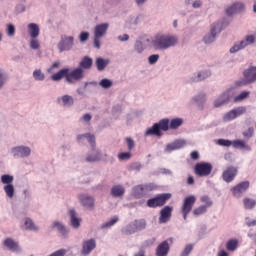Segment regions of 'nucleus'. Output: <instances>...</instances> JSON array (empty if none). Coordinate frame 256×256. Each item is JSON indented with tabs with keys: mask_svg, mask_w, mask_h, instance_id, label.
<instances>
[{
	"mask_svg": "<svg viewBox=\"0 0 256 256\" xmlns=\"http://www.w3.org/2000/svg\"><path fill=\"white\" fill-rule=\"evenodd\" d=\"M131 157V152H122L118 154L120 161H127Z\"/></svg>",
	"mask_w": 256,
	"mask_h": 256,
	"instance_id": "nucleus-63",
	"label": "nucleus"
},
{
	"mask_svg": "<svg viewBox=\"0 0 256 256\" xmlns=\"http://www.w3.org/2000/svg\"><path fill=\"white\" fill-rule=\"evenodd\" d=\"M201 203H205V205H203L204 207H206L207 209H209V207H211L213 205V201H211V198H209V196L205 195L202 196L200 198Z\"/></svg>",
	"mask_w": 256,
	"mask_h": 256,
	"instance_id": "nucleus-53",
	"label": "nucleus"
},
{
	"mask_svg": "<svg viewBox=\"0 0 256 256\" xmlns=\"http://www.w3.org/2000/svg\"><path fill=\"white\" fill-rule=\"evenodd\" d=\"M109 29V23L98 24L94 28V37H104L107 35V31Z\"/></svg>",
	"mask_w": 256,
	"mask_h": 256,
	"instance_id": "nucleus-25",
	"label": "nucleus"
},
{
	"mask_svg": "<svg viewBox=\"0 0 256 256\" xmlns=\"http://www.w3.org/2000/svg\"><path fill=\"white\" fill-rule=\"evenodd\" d=\"M40 28L37 23L28 24V33L32 39H37L39 37Z\"/></svg>",
	"mask_w": 256,
	"mask_h": 256,
	"instance_id": "nucleus-29",
	"label": "nucleus"
},
{
	"mask_svg": "<svg viewBox=\"0 0 256 256\" xmlns=\"http://www.w3.org/2000/svg\"><path fill=\"white\" fill-rule=\"evenodd\" d=\"M212 26L215 27V30L218 31V33H221V31H223V29L229 27V19L224 17L221 20H218L217 22L212 24Z\"/></svg>",
	"mask_w": 256,
	"mask_h": 256,
	"instance_id": "nucleus-30",
	"label": "nucleus"
},
{
	"mask_svg": "<svg viewBox=\"0 0 256 256\" xmlns=\"http://www.w3.org/2000/svg\"><path fill=\"white\" fill-rule=\"evenodd\" d=\"M4 192L9 199H13L15 197V186L13 184L4 185Z\"/></svg>",
	"mask_w": 256,
	"mask_h": 256,
	"instance_id": "nucleus-38",
	"label": "nucleus"
},
{
	"mask_svg": "<svg viewBox=\"0 0 256 256\" xmlns=\"http://www.w3.org/2000/svg\"><path fill=\"white\" fill-rule=\"evenodd\" d=\"M145 229H147V220L141 218L135 219L134 221L124 226L121 229V233L122 235H135V233L145 231Z\"/></svg>",
	"mask_w": 256,
	"mask_h": 256,
	"instance_id": "nucleus-4",
	"label": "nucleus"
},
{
	"mask_svg": "<svg viewBox=\"0 0 256 256\" xmlns=\"http://www.w3.org/2000/svg\"><path fill=\"white\" fill-rule=\"evenodd\" d=\"M183 125V118H174L170 120L169 118H164L159 120V122L154 123L150 128L146 129L144 135L149 137L154 135L155 137H163V131L167 132L169 129L176 131Z\"/></svg>",
	"mask_w": 256,
	"mask_h": 256,
	"instance_id": "nucleus-2",
	"label": "nucleus"
},
{
	"mask_svg": "<svg viewBox=\"0 0 256 256\" xmlns=\"http://www.w3.org/2000/svg\"><path fill=\"white\" fill-rule=\"evenodd\" d=\"M192 101L196 103L200 111H203V109H205V102L207 101V95L205 93H199L192 98Z\"/></svg>",
	"mask_w": 256,
	"mask_h": 256,
	"instance_id": "nucleus-23",
	"label": "nucleus"
},
{
	"mask_svg": "<svg viewBox=\"0 0 256 256\" xmlns=\"http://www.w3.org/2000/svg\"><path fill=\"white\" fill-rule=\"evenodd\" d=\"M79 201L86 209H93L95 207V198L93 196L82 194L79 196Z\"/></svg>",
	"mask_w": 256,
	"mask_h": 256,
	"instance_id": "nucleus-21",
	"label": "nucleus"
},
{
	"mask_svg": "<svg viewBox=\"0 0 256 256\" xmlns=\"http://www.w3.org/2000/svg\"><path fill=\"white\" fill-rule=\"evenodd\" d=\"M207 211V206H199L193 210L194 217H199L200 215H205V212Z\"/></svg>",
	"mask_w": 256,
	"mask_h": 256,
	"instance_id": "nucleus-46",
	"label": "nucleus"
},
{
	"mask_svg": "<svg viewBox=\"0 0 256 256\" xmlns=\"http://www.w3.org/2000/svg\"><path fill=\"white\" fill-rule=\"evenodd\" d=\"M241 49H245L244 46L242 45V42L240 41L239 44H234L231 48H230V53H238V51H241Z\"/></svg>",
	"mask_w": 256,
	"mask_h": 256,
	"instance_id": "nucleus-57",
	"label": "nucleus"
},
{
	"mask_svg": "<svg viewBox=\"0 0 256 256\" xmlns=\"http://www.w3.org/2000/svg\"><path fill=\"white\" fill-rule=\"evenodd\" d=\"M132 195L135 199H143V197H147V193L145 192V188H143L142 184L133 187Z\"/></svg>",
	"mask_w": 256,
	"mask_h": 256,
	"instance_id": "nucleus-28",
	"label": "nucleus"
},
{
	"mask_svg": "<svg viewBox=\"0 0 256 256\" xmlns=\"http://www.w3.org/2000/svg\"><path fill=\"white\" fill-rule=\"evenodd\" d=\"M6 82H7V74H5V71H3V69L0 68V89H3Z\"/></svg>",
	"mask_w": 256,
	"mask_h": 256,
	"instance_id": "nucleus-54",
	"label": "nucleus"
},
{
	"mask_svg": "<svg viewBox=\"0 0 256 256\" xmlns=\"http://www.w3.org/2000/svg\"><path fill=\"white\" fill-rule=\"evenodd\" d=\"M249 189V181H243L231 188L234 197H242L243 193Z\"/></svg>",
	"mask_w": 256,
	"mask_h": 256,
	"instance_id": "nucleus-15",
	"label": "nucleus"
},
{
	"mask_svg": "<svg viewBox=\"0 0 256 256\" xmlns=\"http://www.w3.org/2000/svg\"><path fill=\"white\" fill-rule=\"evenodd\" d=\"M75 45V37L73 36H61V39L57 45L58 51L63 53L64 51H71Z\"/></svg>",
	"mask_w": 256,
	"mask_h": 256,
	"instance_id": "nucleus-8",
	"label": "nucleus"
},
{
	"mask_svg": "<svg viewBox=\"0 0 256 256\" xmlns=\"http://www.w3.org/2000/svg\"><path fill=\"white\" fill-rule=\"evenodd\" d=\"M27 9V6L25 5V3L23 2H19L16 6H15V14L19 15L20 13H25Z\"/></svg>",
	"mask_w": 256,
	"mask_h": 256,
	"instance_id": "nucleus-50",
	"label": "nucleus"
},
{
	"mask_svg": "<svg viewBox=\"0 0 256 256\" xmlns=\"http://www.w3.org/2000/svg\"><path fill=\"white\" fill-rule=\"evenodd\" d=\"M1 183H3V185H13V176L9 174H3L1 176Z\"/></svg>",
	"mask_w": 256,
	"mask_h": 256,
	"instance_id": "nucleus-47",
	"label": "nucleus"
},
{
	"mask_svg": "<svg viewBox=\"0 0 256 256\" xmlns=\"http://www.w3.org/2000/svg\"><path fill=\"white\" fill-rule=\"evenodd\" d=\"M231 99H233V91L228 89L224 91L219 97L214 101V107L219 108L223 107V105H229L231 103Z\"/></svg>",
	"mask_w": 256,
	"mask_h": 256,
	"instance_id": "nucleus-10",
	"label": "nucleus"
},
{
	"mask_svg": "<svg viewBox=\"0 0 256 256\" xmlns=\"http://www.w3.org/2000/svg\"><path fill=\"white\" fill-rule=\"evenodd\" d=\"M244 79H248L249 83L256 82V66H250L248 69L243 72Z\"/></svg>",
	"mask_w": 256,
	"mask_h": 256,
	"instance_id": "nucleus-24",
	"label": "nucleus"
},
{
	"mask_svg": "<svg viewBox=\"0 0 256 256\" xmlns=\"http://www.w3.org/2000/svg\"><path fill=\"white\" fill-rule=\"evenodd\" d=\"M143 20V15H138L136 17H131L129 20V28L130 29H137V25L141 23Z\"/></svg>",
	"mask_w": 256,
	"mask_h": 256,
	"instance_id": "nucleus-37",
	"label": "nucleus"
},
{
	"mask_svg": "<svg viewBox=\"0 0 256 256\" xmlns=\"http://www.w3.org/2000/svg\"><path fill=\"white\" fill-rule=\"evenodd\" d=\"M234 149H243L244 151H251V146L246 144L243 140H234L233 141Z\"/></svg>",
	"mask_w": 256,
	"mask_h": 256,
	"instance_id": "nucleus-35",
	"label": "nucleus"
},
{
	"mask_svg": "<svg viewBox=\"0 0 256 256\" xmlns=\"http://www.w3.org/2000/svg\"><path fill=\"white\" fill-rule=\"evenodd\" d=\"M94 153H88L86 157V163H97L101 161V151L93 150Z\"/></svg>",
	"mask_w": 256,
	"mask_h": 256,
	"instance_id": "nucleus-31",
	"label": "nucleus"
},
{
	"mask_svg": "<svg viewBox=\"0 0 256 256\" xmlns=\"http://www.w3.org/2000/svg\"><path fill=\"white\" fill-rule=\"evenodd\" d=\"M234 111V115L235 117H241V115H243L244 113L247 112V108H245L244 106H240L237 108L232 109Z\"/></svg>",
	"mask_w": 256,
	"mask_h": 256,
	"instance_id": "nucleus-52",
	"label": "nucleus"
},
{
	"mask_svg": "<svg viewBox=\"0 0 256 256\" xmlns=\"http://www.w3.org/2000/svg\"><path fill=\"white\" fill-rule=\"evenodd\" d=\"M69 217H70V227H72V229H79V227H81V221L82 219L79 218V216L77 215V211L75 209H70L69 210Z\"/></svg>",
	"mask_w": 256,
	"mask_h": 256,
	"instance_id": "nucleus-20",
	"label": "nucleus"
},
{
	"mask_svg": "<svg viewBox=\"0 0 256 256\" xmlns=\"http://www.w3.org/2000/svg\"><path fill=\"white\" fill-rule=\"evenodd\" d=\"M93 67V58L84 56L79 63V67L70 72L69 68H62L51 76L52 81L59 82L65 79L66 83H73L74 81H81L83 79V69H91Z\"/></svg>",
	"mask_w": 256,
	"mask_h": 256,
	"instance_id": "nucleus-1",
	"label": "nucleus"
},
{
	"mask_svg": "<svg viewBox=\"0 0 256 256\" xmlns=\"http://www.w3.org/2000/svg\"><path fill=\"white\" fill-rule=\"evenodd\" d=\"M171 215H173V206H164L160 210V217L158 223L161 225L163 223H168L171 220Z\"/></svg>",
	"mask_w": 256,
	"mask_h": 256,
	"instance_id": "nucleus-13",
	"label": "nucleus"
},
{
	"mask_svg": "<svg viewBox=\"0 0 256 256\" xmlns=\"http://www.w3.org/2000/svg\"><path fill=\"white\" fill-rule=\"evenodd\" d=\"M195 203H197V197H195V195H189L184 198L181 209L184 211H192Z\"/></svg>",
	"mask_w": 256,
	"mask_h": 256,
	"instance_id": "nucleus-22",
	"label": "nucleus"
},
{
	"mask_svg": "<svg viewBox=\"0 0 256 256\" xmlns=\"http://www.w3.org/2000/svg\"><path fill=\"white\" fill-rule=\"evenodd\" d=\"M242 45L245 47H248V45H253L255 43V36L254 35H248L245 37L244 40L240 41Z\"/></svg>",
	"mask_w": 256,
	"mask_h": 256,
	"instance_id": "nucleus-45",
	"label": "nucleus"
},
{
	"mask_svg": "<svg viewBox=\"0 0 256 256\" xmlns=\"http://www.w3.org/2000/svg\"><path fill=\"white\" fill-rule=\"evenodd\" d=\"M238 247H239V240L237 239H230L226 243L227 251H230V252L237 251Z\"/></svg>",
	"mask_w": 256,
	"mask_h": 256,
	"instance_id": "nucleus-36",
	"label": "nucleus"
},
{
	"mask_svg": "<svg viewBox=\"0 0 256 256\" xmlns=\"http://www.w3.org/2000/svg\"><path fill=\"white\" fill-rule=\"evenodd\" d=\"M250 92L249 91H243L238 96L234 97V103H239V101H243V99H247L249 97Z\"/></svg>",
	"mask_w": 256,
	"mask_h": 256,
	"instance_id": "nucleus-49",
	"label": "nucleus"
},
{
	"mask_svg": "<svg viewBox=\"0 0 256 256\" xmlns=\"http://www.w3.org/2000/svg\"><path fill=\"white\" fill-rule=\"evenodd\" d=\"M10 153L14 159H27L31 157V147L25 145H19L12 147Z\"/></svg>",
	"mask_w": 256,
	"mask_h": 256,
	"instance_id": "nucleus-6",
	"label": "nucleus"
},
{
	"mask_svg": "<svg viewBox=\"0 0 256 256\" xmlns=\"http://www.w3.org/2000/svg\"><path fill=\"white\" fill-rule=\"evenodd\" d=\"M213 171V164L209 162H199L194 166V173L198 177H209Z\"/></svg>",
	"mask_w": 256,
	"mask_h": 256,
	"instance_id": "nucleus-7",
	"label": "nucleus"
},
{
	"mask_svg": "<svg viewBox=\"0 0 256 256\" xmlns=\"http://www.w3.org/2000/svg\"><path fill=\"white\" fill-rule=\"evenodd\" d=\"M33 77L35 81H45V73L41 69H36L33 71Z\"/></svg>",
	"mask_w": 256,
	"mask_h": 256,
	"instance_id": "nucleus-44",
	"label": "nucleus"
},
{
	"mask_svg": "<svg viewBox=\"0 0 256 256\" xmlns=\"http://www.w3.org/2000/svg\"><path fill=\"white\" fill-rule=\"evenodd\" d=\"M193 251V244H187L184 250L181 252V256H189Z\"/></svg>",
	"mask_w": 256,
	"mask_h": 256,
	"instance_id": "nucleus-56",
	"label": "nucleus"
},
{
	"mask_svg": "<svg viewBox=\"0 0 256 256\" xmlns=\"http://www.w3.org/2000/svg\"><path fill=\"white\" fill-rule=\"evenodd\" d=\"M241 11H243V4L236 2L226 9V15L228 17H233V15H237V13H241Z\"/></svg>",
	"mask_w": 256,
	"mask_h": 256,
	"instance_id": "nucleus-26",
	"label": "nucleus"
},
{
	"mask_svg": "<svg viewBox=\"0 0 256 256\" xmlns=\"http://www.w3.org/2000/svg\"><path fill=\"white\" fill-rule=\"evenodd\" d=\"M159 61V54H152L148 57L149 65H155Z\"/></svg>",
	"mask_w": 256,
	"mask_h": 256,
	"instance_id": "nucleus-62",
	"label": "nucleus"
},
{
	"mask_svg": "<svg viewBox=\"0 0 256 256\" xmlns=\"http://www.w3.org/2000/svg\"><path fill=\"white\" fill-rule=\"evenodd\" d=\"M142 187L146 192V195H149L151 191H155V189H157V184L151 182V183L142 184Z\"/></svg>",
	"mask_w": 256,
	"mask_h": 256,
	"instance_id": "nucleus-43",
	"label": "nucleus"
},
{
	"mask_svg": "<svg viewBox=\"0 0 256 256\" xmlns=\"http://www.w3.org/2000/svg\"><path fill=\"white\" fill-rule=\"evenodd\" d=\"M51 229H55L63 239H69V233H71V229H69L63 222L55 220L51 224Z\"/></svg>",
	"mask_w": 256,
	"mask_h": 256,
	"instance_id": "nucleus-11",
	"label": "nucleus"
},
{
	"mask_svg": "<svg viewBox=\"0 0 256 256\" xmlns=\"http://www.w3.org/2000/svg\"><path fill=\"white\" fill-rule=\"evenodd\" d=\"M187 145V142L183 139H177L172 143L166 145L164 151L165 153H173V151H178V149H183Z\"/></svg>",
	"mask_w": 256,
	"mask_h": 256,
	"instance_id": "nucleus-14",
	"label": "nucleus"
},
{
	"mask_svg": "<svg viewBox=\"0 0 256 256\" xmlns=\"http://www.w3.org/2000/svg\"><path fill=\"white\" fill-rule=\"evenodd\" d=\"M110 195L112 197H123L125 195V188L122 185H114L111 188Z\"/></svg>",
	"mask_w": 256,
	"mask_h": 256,
	"instance_id": "nucleus-32",
	"label": "nucleus"
},
{
	"mask_svg": "<svg viewBox=\"0 0 256 256\" xmlns=\"http://www.w3.org/2000/svg\"><path fill=\"white\" fill-rule=\"evenodd\" d=\"M89 39V32L82 31L79 35L80 43H85Z\"/></svg>",
	"mask_w": 256,
	"mask_h": 256,
	"instance_id": "nucleus-64",
	"label": "nucleus"
},
{
	"mask_svg": "<svg viewBox=\"0 0 256 256\" xmlns=\"http://www.w3.org/2000/svg\"><path fill=\"white\" fill-rule=\"evenodd\" d=\"M126 143H127L128 151H133V149H135V140H133V138L127 137Z\"/></svg>",
	"mask_w": 256,
	"mask_h": 256,
	"instance_id": "nucleus-61",
	"label": "nucleus"
},
{
	"mask_svg": "<svg viewBox=\"0 0 256 256\" xmlns=\"http://www.w3.org/2000/svg\"><path fill=\"white\" fill-rule=\"evenodd\" d=\"M95 249H97V241L95 240V238L84 240L82 242V248L80 251V255L81 256H90L91 253H93V251H95Z\"/></svg>",
	"mask_w": 256,
	"mask_h": 256,
	"instance_id": "nucleus-9",
	"label": "nucleus"
},
{
	"mask_svg": "<svg viewBox=\"0 0 256 256\" xmlns=\"http://www.w3.org/2000/svg\"><path fill=\"white\" fill-rule=\"evenodd\" d=\"M118 222H119V216H114L109 221L103 223L100 226V229H109L110 227H113V225H115V223H118Z\"/></svg>",
	"mask_w": 256,
	"mask_h": 256,
	"instance_id": "nucleus-39",
	"label": "nucleus"
},
{
	"mask_svg": "<svg viewBox=\"0 0 256 256\" xmlns=\"http://www.w3.org/2000/svg\"><path fill=\"white\" fill-rule=\"evenodd\" d=\"M99 85L102 87V89H111V87H113V81L109 78H103L99 82Z\"/></svg>",
	"mask_w": 256,
	"mask_h": 256,
	"instance_id": "nucleus-41",
	"label": "nucleus"
},
{
	"mask_svg": "<svg viewBox=\"0 0 256 256\" xmlns=\"http://www.w3.org/2000/svg\"><path fill=\"white\" fill-rule=\"evenodd\" d=\"M177 43H179L177 36L165 34H158L151 41V45L156 51H167L170 47H175Z\"/></svg>",
	"mask_w": 256,
	"mask_h": 256,
	"instance_id": "nucleus-3",
	"label": "nucleus"
},
{
	"mask_svg": "<svg viewBox=\"0 0 256 256\" xmlns=\"http://www.w3.org/2000/svg\"><path fill=\"white\" fill-rule=\"evenodd\" d=\"M245 209H253L256 205V201L251 198H245L243 200Z\"/></svg>",
	"mask_w": 256,
	"mask_h": 256,
	"instance_id": "nucleus-48",
	"label": "nucleus"
},
{
	"mask_svg": "<svg viewBox=\"0 0 256 256\" xmlns=\"http://www.w3.org/2000/svg\"><path fill=\"white\" fill-rule=\"evenodd\" d=\"M209 77H211V70H202L195 72L190 78V81L191 83H201V81H205V79H209Z\"/></svg>",
	"mask_w": 256,
	"mask_h": 256,
	"instance_id": "nucleus-16",
	"label": "nucleus"
},
{
	"mask_svg": "<svg viewBox=\"0 0 256 256\" xmlns=\"http://www.w3.org/2000/svg\"><path fill=\"white\" fill-rule=\"evenodd\" d=\"M219 33L218 30L215 29L214 26H211L210 33L206 34L203 37V41L206 45H211L216 39H217V34Z\"/></svg>",
	"mask_w": 256,
	"mask_h": 256,
	"instance_id": "nucleus-27",
	"label": "nucleus"
},
{
	"mask_svg": "<svg viewBox=\"0 0 256 256\" xmlns=\"http://www.w3.org/2000/svg\"><path fill=\"white\" fill-rule=\"evenodd\" d=\"M6 33H7L8 37H14L15 36V25L8 24Z\"/></svg>",
	"mask_w": 256,
	"mask_h": 256,
	"instance_id": "nucleus-60",
	"label": "nucleus"
},
{
	"mask_svg": "<svg viewBox=\"0 0 256 256\" xmlns=\"http://www.w3.org/2000/svg\"><path fill=\"white\" fill-rule=\"evenodd\" d=\"M254 133H255V128L249 127L247 131L242 133V135L243 137H245V139H251Z\"/></svg>",
	"mask_w": 256,
	"mask_h": 256,
	"instance_id": "nucleus-59",
	"label": "nucleus"
},
{
	"mask_svg": "<svg viewBox=\"0 0 256 256\" xmlns=\"http://www.w3.org/2000/svg\"><path fill=\"white\" fill-rule=\"evenodd\" d=\"M169 241H173V238H170L168 240L162 241L156 248V255L157 256H167L169 255V251L171 247L169 246Z\"/></svg>",
	"mask_w": 256,
	"mask_h": 256,
	"instance_id": "nucleus-18",
	"label": "nucleus"
},
{
	"mask_svg": "<svg viewBox=\"0 0 256 256\" xmlns=\"http://www.w3.org/2000/svg\"><path fill=\"white\" fill-rule=\"evenodd\" d=\"M86 139H87L88 143H90V145L92 147V151H95V147H96L95 135H93L91 133H86Z\"/></svg>",
	"mask_w": 256,
	"mask_h": 256,
	"instance_id": "nucleus-51",
	"label": "nucleus"
},
{
	"mask_svg": "<svg viewBox=\"0 0 256 256\" xmlns=\"http://www.w3.org/2000/svg\"><path fill=\"white\" fill-rule=\"evenodd\" d=\"M141 169H143V164H141V162H132L128 166V171H136V173H139Z\"/></svg>",
	"mask_w": 256,
	"mask_h": 256,
	"instance_id": "nucleus-42",
	"label": "nucleus"
},
{
	"mask_svg": "<svg viewBox=\"0 0 256 256\" xmlns=\"http://www.w3.org/2000/svg\"><path fill=\"white\" fill-rule=\"evenodd\" d=\"M169 199H171V193L157 194L155 197L147 200V207L150 209H156V207H163Z\"/></svg>",
	"mask_w": 256,
	"mask_h": 256,
	"instance_id": "nucleus-5",
	"label": "nucleus"
},
{
	"mask_svg": "<svg viewBox=\"0 0 256 256\" xmlns=\"http://www.w3.org/2000/svg\"><path fill=\"white\" fill-rule=\"evenodd\" d=\"M56 103L58 105H61V107H65V108H69V107H73L75 105V98H73V96L71 95H63V96H59L56 99Z\"/></svg>",
	"mask_w": 256,
	"mask_h": 256,
	"instance_id": "nucleus-17",
	"label": "nucleus"
},
{
	"mask_svg": "<svg viewBox=\"0 0 256 256\" xmlns=\"http://www.w3.org/2000/svg\"><path fill=\"white\" fill-rule=\"evenodd\" d=\"M95 63H96L97 71H105V69H106L107 65H109L110 61H109V59L98 57V58H96Z\"/></svg>",
	"mask_w": 256,
	"mask_h": 256,
	"instance_id": "nucleus-33",
	"label": "nucleus"
},
{
	"mask_svg": "<svg viewBox=\"0 0 256 256\" xmlns=\"http://www.w3.org/2000/svg\"><path fill=\"white\" fill-rule=\"evenodd\" d=\"M218 145L221 147H231V145H233V141L228 139H218Z\"/></svg>",
	"mask_w": 256,
	"mask_h": 256,
	"instance_id": "nucleus-55",
	"label": "nucleus"
},
{
	"mask_svg": "<svg viewBox=\"0 0 256 256\" xmlns=\"http://www.w3.org/2000/svg\"><path fill=\"white\" fill-rule=\"evenodd\" d=\"M24 227L26 231H39V227H37L33 219L29 217L24 218Z\"/></svg>",
	"mask_w": 256,
	"mask_h": 256,
	"instance_id": "nucleus-34",
	"label": "nucleus"
},
{
	"mask_svg": "<svg viewBox=\"0 0 256 256\" xmlns=\"http://www.w3.org/2000/svg\"><path fill=\"white\" fill-rule=\"evenodd\" d=\"M134 51L138 53V55H141L143 51H145V44H143V41L141 40H136L134 43Z\"/></svg>",
	"mask_w": 256,
	"mask_h": 256,
	"instance_id": "nucleus-40",
	"label": "nucleus"
},
{
	"mask_svg": "<svg viewBox=\"0 0 256 256\" xmlns=\"http://www.w3.org/2000/svg\"><path fill=\"white\" fill-rule=\"evenodd\" d=\"M3 245L8 251H12V253H21V246H19V242H16L13 238H6L3 241Z\"/></svg>",
	"mask_w": 256,
	"mask_h": 256,
	"instance_id": "nucleus-19",
	"label": "nucleus"
},
{
	"mask_svg": "<svg viewBox=\"0 0 256 256\" xmlns=\"http://www.w3.org/2000/svg\"><path fill=\"white\" fill-rule=\"evenodd\" d=\"M233 119H237L235 116L234 110H230L224 115V121H233Z\"/></svg>",
	"mask_w": 256,
	"mask_h": 256,
	"instance_id": "nucleus-58",
	"label": "nucleus"
},
{
	"mask_svg": "<svg viewBox=\"0 0 256 256\" xmlns=\"http://www.w3.org/2000/svg\"><path fill=\"white\" fill-rule=\"evenodd\" d=\"M238 173H239V169L237 167L228 166L222 172V179L225 183H233V181H235V177H237Z\"/></svg>",
	"mask_w": 256,
	"mask_h": 256,
	"instance_id": "nucleus-12",
	"label": "nucleus"
}]
</instances>
